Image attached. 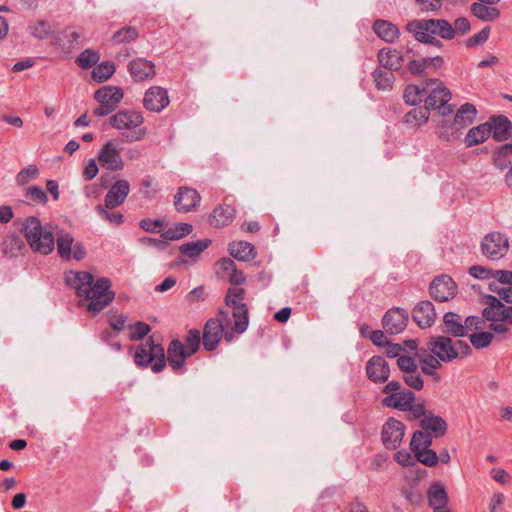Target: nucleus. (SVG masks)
I'll list each match as a JSON object with an SVG mask.
<instances>
[{
  "mask_svg": "<svg viewBox=\"0 0 512 512\" xmlns=\"http://www.w3.org/2000/svg\"><path fill=\"white\" fill-rule=\"evenodd\" d=\"M66 283L74 288L77 295L89 301L87 310L96 314L108 306L114 299L108 279L101 278L94 282L93 276L85 271H69L65 275Z\"/></svg>",
  "mask_w": 512,
  "mask_h": 512,
  "instance_id": "obj_1",
  "label": "nucleus"
},
{
  "mask_svg": "<svg viewBox=\"0 0 512 512\" xmlns=\"http://www.w3.org/2000/svg\"><path fill=\"white\" fill-rule=\"evenodd\" d=\"M245 291L240 287H231L228 289L225 303L232 308V317L228 312L220 311L218 317L224 331V339L231 342L235 334H242L246 331L249 324V314L247 305L244 302Z\"/></svg>",
  "mask_w": 512,
  "mask_h": 512,
  "instance_id": "obj_2",
  "label": "nucleus"
},
{
  "mask_svg": "<svg viewBox=\"0 0 512 512\" xmlns=\"http://www.w3.org/2000/svg\"><path fill=\"white\" fill-rule=\"evenodd\" d=\"M470 29V23L466 18H458L454 22V28L446 20H413L407 24V30L414 34L415 38L424 43L440 46L441 43L435 35L443 39H452L455 32L466 33Z\"/></svg>",
  "mask_w": 512,
  "mask_h": 512,
  "instance_id": "obj_3",
  "label": "nucleus"
},
{
  "mask_svg": "<svg viewBox=\"0 0 512 512\" xmlns=\"http://www.w3.org/2000/svg\"><path fill=\"white\" fill-rule=\"evenodd\" d=\"M22 231L33 251L44 255L53 251L55 246L53 233L47 227H43L38 218L31 216L25 219Z\"/></svg>",
  "mask_w": 512,
  "mask_h": 512,
  "instance_id": "obj_4",
  "label": "nucleus"
},
{
  "mask_svg": "<svg viewBox=\"0 0 512 512\" xmlns=\"http://www.w3.org/2000/svg\"><path fill=\"white\" fill-rule=\"evenodd\" d=\"M201 336L197 329L189 330L184 342L174 339L167 349V359L173 370L183 367L185 360L197 352L200 346Z\"/></svg>",
  "mask_w": 512,
  "mask_h": 512,
  "instance_id": "obj_5",
  "label": "nucleus"
},
{
  "mask_svg": "<svg viewBox=\"0 0 512 512\" xmlns=\"http://www.w3.org/2000/svg\"><path fill=\"white\" fill-rule=\"evenodd\" d=\"M110 125L117 130H124L126 141L134 142L142 140L146 135V130L141 127L143 116L135 110H121L112 115L109 119Z\"/></svg>",
  "mask_w": 512,
  "mask_h": 512,
  "instance_id": "obj_6",
  "label": "nucleus"
},
{
  "mask_svg": "<svg viewBox=\"0 0 512 512\" xmlns=\"http://www.w3.org/2000/svg\"><path fill=\"white\" fill-rule=\"evenodd\" d=\"M427 349L444 362L465 357L471 352L470 346L465 341H453L445 336L431 337L427 342Z\"/></svg>",
  "mask_w": 512,
  "mask_h": 512,
  "instance_id": "obj_7",
  "label": "nucleus"
},
{
  "mask_svg": "<svg viewBox=\"0 0 512 512\" xmlns=\"http://www.w3.org/2000/svg\"><path fill=\"white\" fill-rule=\"evenodd\" d=\"M134 361L138 366L152 364L154 372H160L165 366V352L160 344H155L152 338L139 345L134 354Z\"/></svg>",
  "mask_w": 512,
  "mask_h": 512,
  "instance_id": "obj_8",
  "label": "nucleus"
},
{
  "mask_svg": "<svg viewBox=\"0 0 512 512\" xmlns=\"http://www.w3.org/2000/svg\"><path fill=\"white\" fill-rule=\"evenodd\" d=\"M509 248L508 236L499 231L486 234L480 242L481 254L491 261H497L505 257Z\"/></svg>",
  "mask_w": 512,
  "mask_h": 512,
  "instance_id": "obj_9",
  "label": "nucleus"
},
{
  "mask_svg": "<svg viewBox=\"0 0 512 512\" xmlns=\"http://www.w3.org/2000/svg\"><path fill=\"white\" fill-rule=\"evenodd\" d=\"M383 393L386 394V397L383 398L382 404L401 411H407L415 400V394L408 389H402L398 381L387 383L383 388Z\"/></svg>",
  "mask_w": 512,
  "mask_h": 512,
  "instance_id": "obj_10",
  "label": "nucleus"
},
{
  "mask_svg": "<svg viewBox=\"0 0 512 512\" xmlns=\"http://www.w3.org/2000/svg\"><path fill=\"white\" fill-rule=\"evenodd\" d=\"M487 304L488 307L483 310V318L490 322L489 329L498 334L506 333L508 327L504 321L505 313H502L506 305L492 295L487 297Z\"/></svg>",
  "mask_w": 512,
  "mask_h": 512,
  "instance_id": "obj_11",
  "label": "nucleus"
},
{
  "mask_svg": "<svg viewBox=\"0 0 512 512\" xmlns=\"http://www.w3.org/2000/svg\"><path fill=\"white\" fill-rule=\"evenodd\" d=\"M122 147L113 140L107 141L98 153V161L102 167L111 171H118L124 168V161L121 156Z\"/></svg>",
  "mask_w": 512,
  "mask_h": 512,
  "instance_id": "obj_12",
  "label": "nucleus"
},
{
  "mask_svg": "<svg viewBox=\"0 0 512 512\" xmlns=\"http://www.w3.org/2000/svg\"><path fill=\"white\" fill-rule=\"evenodd\" d=\"M428 87L426 94L425 105L430 109L440 108L445 105L451 98V93L447 87L437 79H430L426 81Z\"/></svg>",
  "mask_w": 512,
  "mask_h": 512,
  "instance_id": "obj_13",
  "label": "nucleus"
},
{
  "mask_svg": "<svg viewBox=\"0 0 512 512\" xmlns=\"http://www.w3.org/2000/svg\"><path fill=\"white\" fill-rule=\"evenodd\" d=\"M431 297L439 302H446L454 298L457 292V285L453 279L447 275L436 277L430 284Z\"/></svg>",
  "mask_w": 512,
  "mask_h": 512,
  "instance_id": "obj_14",
  "label": "nucleus"
},
{
  "mask_svg": "<svg viewBox=\"0 0 512 512\" xmlns=\"http://www.w3.org/2000/svg\"><path fill=\"white\" fill-rule=\"evenodd\" d=\"M408 322V312L401 308L390 309L383 317V327L390 334L402 332Z\"/></svg>",
  "mask_w": 512,
  "mask_h": 512,
  "instance_id": "obj_15",
  "label": "nucleus"
},
{
  "mask_svg": "<svg viewBox=\"0 0 512 512\" xmlns=\"http://www.w3.org/2000/svg\"><path fill=\"white\" fill-rule=\"evenodd\" d=\"M404 436V425L402 422L389 419L383 426L382 440L389 449L397 448Z\"/></svg>",
  "mask_w": 512,
  "mask_h": 512,
  "instance_id": "obj_16",
  "label": "nucleus"
},
{
  "mask_svg": "<svg viewBox=\"0 0 512 512\" xmlns=\"http://www.w3.org/2000/svg\"><path fill=\"white\" fill-rule=\"evenodd\" d=\"M143 103L146 109L160 112L169 104L167 91L159 86L150 87L144 95Z\"/></svg>",
  "mask_w": 512,
  "mask_h": 512,
  "instance_id": "obj_17",
  "label": "nucleus"
},
{
  "mask_svg": "<svg viewBox=\"0 0 512 512\" xmlns=\"http://www.w3.org/2000/svg\"><path fill=\"white\" fill-rule=\"evenodd\" d=\"M224 338V331L219 319L211 318L206 322L203 330V346L207 351H213Z\"/></svg>",
  "mask_w": 512,
  "mask_h": 512,
  "instance_id": "obj_18",
  "label": "nucleus"
},
{
  "mask_svg": "<svg viewBox=\"0 0 512 512\" xmlns=\"http://www.w3.org/2000/svg\"><path fill=\"white\" fill-rule=\"evenodd\" d=\"M130 191V184L127 180H117L105 196V207L113 209L124 203Z\"/></svg>",
  "mask_w": 512,
  "mask_h": 512,
  "instance_id": "obj_19",
  "label": "nucleus"
},
{
  "mask_svg": "<svg viewBox=\"0 0 512 512\" xmlns=\"http://www.w3.org/2000/svg\"><path fill=\"white\" fill-rule=\"evenodd\" d=\"M368 378L375 383L386 382L390 375L388 363L381 356H373L366 365Z\"/></svg>",
  "mask_w": 512,
  "mask_h": 512,
  "instance_id": "obj_20",
  "label": "nucleus"
},
{
  "mask_svg": "<svg viewBox=\"0 0 512 512\" xmlns=\"http://www.w3.org/2000/svg\"><path fill=\"white\" fill-rule=\"evenodd\" d=\"M469 274L480 280L500 281L507 283L512 279V271L493 270L481 265H473L469 268Z\"/></svg>",
  "mask_w": 512,
  "mask_h": 512,
  "instance_id": "obj_21",
  "label": "nucleus"
},
{
  "mask_svg": "<svg viewBox=\"0 0 512 512\" xmlns=\"http://www.w3.org/2000/svg\"><path fill=\"white\" fill-rule=\"evenodd\" d=\"M200 202L199 193L189 187H180L175 195L174 205L179 212H189Z\"/></svg>",
  "mask_w": 512,
  "mask_h": 512,
  "instance_id": "obj_22",
  "label": "nucleus"
},
{
  "mask_svg": "<svg viewBox=\"0 0 512 512\" xmlns=\"http://www.w3.org/2000/svg\"><path fill=\"white\" fill-rule=\"evenodd\" d=\"M412 316L420 328L431 327L436 320V311L430 301H421L413 309Z\"/></svg>",
  "mask_w": 512,
  "mask_h": 512,
  "instance_id": "obj_23",
  "label": "nucleus"
},
{
  "mask_svg": "<svg viewBox=\"0 0 512 512\" xmlns=\"http://www.w3.org/2000/svg\"><path fill=\"white\" fill-rule=\"evenodd\" d=\"M94 97L99 104L114 110L123 98V91L119 87L104 86L95 92Z\"/></svg>",
  "mask_w": 512,
  "mask_h": 512,
  "instance_id": "obj_24",
  "label": "nucleus"
},
{
  "mask_svg": "<svg viewBox=\"0 0 512 512\" xmlns=\"http://www.w3.org/2000/svg\"><path fill=\"white\" fill-rule=\"evenodd\" d=\"M129 72L135 81H144L155 76V66L151 61L137 58L130 62Z\"/></svg>",
  "mask_w": 512,
  "mask_h": 512,
  "instance_id": "obj_25",
  "label": "nucleus"
},
{
  "mask_svg": "<svg viewBox=\"0 0 512 512\" xmlns=\"http://www.w3.org/2000/svg\"><path fill=\"white\" fill-rule=\"evenodd\" d=\"M379 68H385L389 71H395L402 67L404 58L403 55L391 48H383L378 53Z\"/></svg>",
  "mask_w": 512,
  "mask_h": 512,
  "instance_id": "obj_26",
  "label": "nucleus"
},
{
  "mask_svg": "<svg viewBox=\"0 0 512 512\" xmlns=\"http://www.w3.org/2000/svg\"><path fill=\"white\" fill-rule=\"evenodd\" d=\"M492 134V127L490 122L482 123L478 126L472 127L467 132L464 143L466 147L470 148L485 142Z\"/></svg>",
  "mask_w": 512,
  "mask_h": 512,
  "instance_id": "obj_27",
  "label": "nucleus"
},
{
  "mask_svg": "<svg viewBox=\"0 0 512 512\" xmlns=\"http://www.w3.org/2000/svg\"><path fill=\"white\" fill-rule=\"evenodd\" d=\"M493 138L497 141H505L511 136L512 123L504 115L493 116L490 121Z\"/></svg>",
  "mask_w": 512,
  "mask_h": 512,
  "instance_id": "obj_28",
  "label": "nucleus"
},
{
  "mask_svg": "<svg viewBox=\"0 0 512 512\" xmlns=\"http://www.w3.org/2000/svg\"><path fill=\"white\" fill-rule=\"evenodd\" d=\"M234 216L235 209L225 203L213 210L209 223L214 227H224L233 221Z\"/></svg>",
  "mask_w": 512,
  "mask_h": 512,
  "instance_id": "obj_29",
  "label": "nucleus"
},
{
  "mask_svg": "<svg viewBox=\"0 0 512 512\" xmlns=\"http://www.w3.org/2000/svg\"><path fill=\"white\" fill-rule=\"evenodd\" d=\"M444 332L455 337H462L466 334L463 318L457 313L447 312L443 317Z\"/></svg>",
  "mask_w": 512,
  "mask_h": 512,
  "instance_id": "obj_30",
  "label": "nucleus"
},
{
  "mask_svg": "<svg viewBox=\"0 0 512 512\" xmlns=\"http://www.w3.org/2000/svg\"><path fill=\"white\" fill-rule=\"evenodd\" d=\"M421 428L431 436L439 437L445 434L447 430L446 422L439 416L425 415L420 421Z\"/></svg>",
  "mask_w": 512,
  "mask_h": 512,
  "instance_id": "obj_31",
  "label": "nucleus"
},
{
  "mask_svg": "<svg viewBox=\"0 0 512 512\" xmlns=\"http://www.w3.org/2000/svg\"><path fill=\"white\" fill-rule=\"evenodd\" d=\"M80 33L73 28L64 29L61 34L54 38L53 44L63 51H70L79 44Z\"/></svg>",
  "mask_w": 512,
  "mask_h": 512,
  "instance_id": "obj_32",
  "label": "nucleus"
},
{
  "mask_svg": "<svg viewBox=\"0 0 512 512\" xmlns=\"http://www.w3.org/2000/svg\"><path fill=\"white\" fill-rule=\"evenodd\" d=\"M471 13L484 22H493L500 17V10L498 8L478 2L471 5Z\"/></svg>",
  "mask_w": 512,
  "mask_h": 512,
  "instance_id": "obj_33",
  "label": "nucleus"
},
{
  "mask_svg": "<svg viewBox=\"0 0 512 512\" xmlns=\"http://www.w3.org/2000/svg\"><path fill=\"white\" fill-rule=\"evenodd\" d=\"M374 32L384 41L392 43L399 37V29L385 20H376L373 25Z\"/></svg>",
  "mask_w": 512,
  "mask_h": 512,
  "instance_id": "obj_34",
  "label": "nucleus"
},
{
  "mask_svg": "<svg viewBox=\"0 0 512 512\" xmlns=\"http://www.w3.org/2000/svg\"><path fill=\"white\" fill-rule=\"evenodd\" d=\"M477 116V109L473 104L465 103L457 110L454 122L461 129L471 125Z\"/></svg>",
  "mask_w": 512,
  "mask_h": 512,
  "instance_id": "obj_35",
  "label": "nucleus"
},
{
  "mask_svg": "<svg viewBox=\"0 0 512 512\" xmlns=\"http://www.w3.org/2000/svg\"><path fill=\"white\" fill-rule=\"evenodd\" d=\"M229 251L233 258L241 261H249L255 257L254 246L245 241L231 243Z\"/></svg>",
  "mask_w": 512,
  "mask_h": 512,
  "instance_id": "obj_36",
  "label": "nucleus"
},
{
  "mask_svg": "<svg viewBox=\"0 0 512 512\" xmlns=\"http://www.w3.org/2000/svg\"><path fill=\"white\" fill-rule=\"evenodd\" d=\"M428 501L434 510L444 509L448 502L444 487L440 484L432 485L428 490Z\"/></svg>",
  "mask_w": 512,
  "mask_h": 512,
  "instance_id": "obj_37",
  "label": "nucleus"
},
{
  "mask_svg": "<svg viewBox=\"0 0 512 512\" xmlns=\"http://www.w3.org/2000/svg\"><path fill=\"white\" fill-rule=\"evenodd\" d=\"M423 373L434 375L435 371L441 367L440 359L430 351L424 350L418 354Z\"/></svg>",
  "mask_w": 512,
  "mask_h": 512,
  "instance_id": "obj_38",
  "label": "nucleus"
},
{
  "mask_svg": "<svg viewBox=\"0 0 512 512\" xmlns=\"http://www.w3.org/2000/svg\"><path fill=\"white\" fill-rule=\"evenodd\" d=\"M28 30L33 37L43 40L52 35L53 26L48 21L36 20L29 23Z\"/></svg>",
  "mask_w": 512,
  "mask_h": 512,
  "instance_id": "obj_39",
  "label": "nucleus"
},
{
  "mask_svg": "<svg viewBox=\"0 0 512 512\" xmlns=\"http://www.w3.org/2000/svg\"><path fill=\"white\" fill-rule=\"evenodd\" d=\"M372 77L376 88L383 91L390 90L395 80L393 72L382 68H377Z\"/></svg>",
  "mask_w": 512,
  "mask_h": 512,
  "instance_id": "obj_40",
  "label": "nucleus"
},
{
  "mask_svg": "<svg viewBox=\"0 0 512 512\" xmlns=\"http://www.w3.org/2000/svg\"><path fill=\"white\" fill-rule=\"evenodd\" d=\"M74 238L69 233H60L57 238V250L62 259L69 260L72 257Z\"/></svg>",
  "mask_w": 512,
  "mask_h": 512,
  "instance_id": "obj_41",
  "label": "nucleus"
},
{
  "mask_svg": "<svg viewBox=\"0 0 512 512\" xmlns=\"http://www.w3.org/2000/svg\"><path fill=\"white\" fill-rule=\"evenodd\" d=\"M429 115V109L426 106L414 108L405 115V122L412 126H421L428 121Z\"/></svg>",
  "mask_w": 512,
  "mask_h": 512,
  "instance_id": "obj_42",
  "label": "nucleus"
},
{
  "mask_svg": "<svg viewBox=\"0 0 512 512\" xmlns=\"http://www.w3.org/2000/svg\"><path fill=\"white\" fill-rule=\"evenodd\" d=\"M437 134L441 140L446 142H453L459 139L462 133L461 128L453 121V123L444 122L439 127Z\"/></svg>",
  "mask_w": 512,
  "mask_h": 512,
  "instance_id": "obj_43",
  "label": "nucleus"
},
{
  "mask_svg": "<svg viewBox=\"0 0 512 512\" xmlns=\"http://www.w3.org/2000/svg\"><path fill=\"white\" fill-rule=\"evenodd\" d=\"M427 89L426 81L421 85H409L405 89L404 99L407 103L415 105L422 101V97L426 95Z\"/></svg>",
  "mask_w": 512,
  "mask_h": 512,
  "instance_id": "obj_44",
  "label": "nucleus"
},
{
  "mask_svg": "<svg viewBox=\"0 0 512 512\" xmlns=\"http://www.w3.org/2000/svg\"><path fill=\"white\" fill-rule=\"evenodd\" d=\"M210 244V240H198L189 242L180 247V252L184 257L194 258L204 251Z\"/></svg>",
  "mask_w": 512,
  "mask_h": 512,
  "instance_id": "obj_45",
  "label": "nucleus"
},
{
  "mask_svg": "<svg viewBox=\"0 0 512 512\" xmlns=\"http://www.w3.org/2000/svg\"><path fill=\"white\" fill-rule=\"evenodd\" d=\"M115 72V65L111 61H104L96 66L92 71V77L95 81L102 83L108 80Z\"/></svg>",
  "mask_w": 512,
  "mask_h": 512,
  "instance_id": "obj_46",
  "label": "nucleus"
},
{
  "mask_svg": "<svg viewBox=\"0 0 512 512\" xmlns=\"http://www.w3.org/2000/svg\"><path fill=\"white\" fill-rule=\"evenodd\" d=\"M511 155H512V153L510 151V148H509L508 144H505V145L501 146L494 153V156H493V164H494V166L497 169L501 170V171L505 170L511 164V161L509 159V157Z\"/></svg>",
  "mask_w": 512,
  "mask_h": 512,
  "instance_id": "obj_47",
  "label": "nucleus"
},
{
  "mask_svg": "<svg viewBox=\"0 0 512 512\" xmlns=\"http://www.w3.org/2000/svg\"><path fill=\"white\" fill-rule=\"evenodd\" d=\"M192 232V225L188 223H178L174 227L167 229L162 238L165 240H178Z\"/></svg>",
  "mask_w": 512,
  "mask_h": 512,
  "instance_id": "obj_48",
  "label": "nucleus"
},
{
  "mask_svg": "<svg viewBox=\"0 0 512 512\" xmlns=\"http://www.w3.org/2000/svg\"><path fill=\"white\" fill-rule=\"evenodd\" d=\"M23 247L24 243L18 236L10 235L3 242V252L10 257L17 256Z\"/></svg>",
  "mask_w": 512,
  "mask_h": 512,
  "instance_id": "obj_49",
  "label": "nucleus"
},
{
  "mask_svg": "<svg viewBox=\"0 0 512 512\" xmlns=\"http://www.w3.org/2000/svg\"><path fill=\"white\" fill-rule=\"evenodd\" d=\"M432 443V436L425 430L416 431L413 434L410 446L412 451H419L423 448H429Z\"/></svg>",
  "mask_w": 512,
  "mask_h": 512,
  "instance_id": "obj_50",
  "label": "nucleus"
},
{
  "mask_svg": "<svg viewBox=\"0 0 512 512\" xmlns=\"http://www.w3.org/2000/svg\"><path fill=\"white\" fill-rule=\"evenodd\" d=\"M100 59V55L97 51L86 49L76 59L77 65L82 69L91 68Z\"/></svg>",
  "mask_w": 512,
  "mask_h": 512,
  "instance_id": "obj_51",
  "label": "nucleus"
},
{
  "mask_svg": "<svg viewBox=\"0 0 512 512\" xmlns=\"http://www.w3.org/2000/svg\"><path fill=\"white\" fill-rule=\"evenodd\" d=\"M493 334L489 331H481L477 333H473L470 336V342L476 349H482L488 347L492 340Z\"/></svg>",
  "mask_w": 512,
  "mask_h": 512,
  "instance_id": "obj_52",
  "label": "nucleus"
},
{
  "mask_svg": "<svg viewBox=\"0 0 512 512\" xmlns=\"http://www.w3.org/2000/svg\"><path fill=\"white\" fill-rule=\"evenodd\" d=\"M137 37L138 31L136 30V28L127 26L114 33V35L112 36V41L115 44H119L135 40Z\"/></svg>",
  "mask_w": 512,
  "mask_h": 512,
  "instance_id": "obj_53",
  "label": "nucleus"
},
{
  "mask_svg": "<svg viewBox=\"0 0 512 512\" xmlns=\"http://www.w3.org/2000/svg\"><path fill=\"white\" fill-rule=\"evenodd\" d=\"M96 211L98 212V214L101 216L102 219L108 221L109 223L113 224V225H120L123 223L124 221V217L121 213L119 212H110L108 211V208L102 205H98L96 207Z\"/></svg>",
  "mask_w": 512,
  "mask_h": 512,
  "instance_id": "obj_54",
  "label": "nucleus"
},
{
  "mask_svg": "<svg viewBox=\"0 0 512 512\" xmlns=\"http://www.w3.org/2000/svg\"><path fill=\"white\" fill-rule=\"evenodd\" d=\"M417 458V461L427 466H434L438 462L436 452L429 448H423L419 451H413Z\"/></svg>",
  "mask_w": 512,
  "mask_h": 512,
  "instance_id": "obj_55",
  "label": "nucleus"
},
{
  "mask_svg": "<svg viewBox=\"0 0 512 512\" xmlns=\"http://www.w3.org/2000/svg\"><path fill=\"white\" fill-rule=\"evenodd\" d=\"M39 170L35 165H29L22 169L16 176V181L20 185L26 184L29 180L37 178Z\"/></svg>",
  "mask_w": 512,
  "mask_h": 512,
  "instance_id": "obj_56",
  "label": "nucleus"
},
{
  "mask_svg": "<svg viewBox=\"0 0 512 512\" xmlns=\"http://www.w3.org/2000/svg\"><path fill=\"white\" fill-rule=\"evenodd\" d=\"M403 379L408 386L416 390H421L423 388L424 382L418 372V369L404 374Z\"/></svg>",
  "mask_w": 512,
  "mask_h": 512,
  "instance_id": "obj_57",
  "label": "nucleus"
},
{
  "mask_svg": "<svg viewBox=\"0 0 512 512\" xmlns=\"http://www.w3.org/2000/svg\"><path fill=\"white\" fill-rule=\"evenodd\" d=\"M26 197L37 203H46L47 195L44 190L38 186H31L26 189Z\"/></svg>",
  "mask_w": 512,
  "mask_h": 512,
  "instance_id": "obj_58",
  "label": "nucleus"
},
{
  "mask_svg": "<svg viewBox=\"0 0 512 512\" xmlns=\"http://www.w3.org/2000/svg\"><path fill=\"white\" fill-rule=\"evenodd\" d=\"M150 332V326L144 322H137L130 326L131 340H139Z\"/></svg>",
  "mask_w": 512,
  "mask_h": 512,
  "instance_id": "obj_59",
  "label": "nucleus"
},
{
  "mask_svg": "<svg viewBox=\"0 0 512 512\" xmlns=\"http://www.w3.org/2000/svg\"><path fill=\"white\" fill-rule=\"evenodd\" d=\"M489 34H490V28L484 27L481 31H479L475 35L469 37L466 41V45L468 47L482 45L483 43H485L488 40Z\"/></svg>",
  "mask_w": 512,
  "mask_h": 512,
  "instance_id": "obj_60",
  "label": "nucleus"
},
{
  "mask_svg": "<svg viewBox=\"0 0 512 512\" xmlns=\"http://www.w3.org/2000/svg\"><path fill=\"white\" fill-rule=\"evenodd\" d=\"M397 364L400 370L404 372V374L417 369L415 359L410 356H400L397 360Z\"/></svg>",
  "mask_w": 512,
  "mask_h": 512,
  "instance_id": "obj_61",
  "label": "nucleus"
},
{
  "mask_svg": "<svg viewBox=\"0 0 512 512\" xmlns=\"http://www.w3.org/2000/svg\"><path fill=\"white\" fill-rule=\"evenodd\" d=\"M416 2L424 12L437 11L442 6V0H416Z\"/></svg>",
  "mask_w": 512,
  "mask_h": 512,
  "instance_id": "obj_62",
  "label": "nucleus"
},
{
  "mask_svg": "<svg viewBox=\"0 0 512 512\" xmlns=\"http://www.w3.org/2000/svg\"><path fill=\"white\" fill-rule=\"evenodd\" d=\"M394 459L402 466H410L414 464V458L407 451H398L395 453Z\"/></svg>",
  "mask_w": 512,
  "mask_h": 512,
  "instance_id": "obj_63",
  "label": "nucleus"
},
{
  "mask_svg": "<svg viewBox=\"0 0 512 512\" xmlns=\"http://www.w3.org/2000/svg\"><path fill=\"white\" fill-rule=\"evenodd\" d=\"M505 496L502 493H495L490 501L489 509L490 512H499L504 503Z\"/></svg>",
  "mask_w": 512,
  "mask_h": 512,
  "instance_id": "obj_64",
  "label": "nucleus"
}]
</instances>
